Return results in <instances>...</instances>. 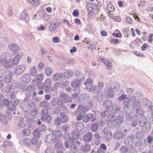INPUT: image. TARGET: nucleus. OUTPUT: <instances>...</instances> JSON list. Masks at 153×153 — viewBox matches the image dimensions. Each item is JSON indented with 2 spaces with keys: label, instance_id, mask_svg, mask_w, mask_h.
Here are the masks:
<instances>
[{
  "label": "nucleus",
  "instance_id": "3c124183",
  "mask_svg": "<svg viewBox=\"0 0 153 153\" xmlns=\"http://www.w3.org/2000/svg\"><path fill=\"white\" fill-rule=\"evenodd\" d=\"M13 67L8 68L9 69V72L11 74H14L15 73L16 74V68Z\"/></svg>",
  "mask_w": 153,
  "mask_h": 153
},
{
  "label": "nucleus",
  "instance_id": "69168bd1",
  "mask_svg": "<svg viewBox=\"0 0 153 153\" xmlns=\"http://www.w3.org/2000/svg\"><path fill=\"white\" fill-rule=\"evenodd\" d=\"M51 24L54 26L55 27H56L58 26L60 24V22H59L58 21L53 20L52 21Z\"/></svg>",
  "mask_w": 153,
  "mask_h": 153
},
{
  "label": "nucleus",
  "instance_id": "ddd939ff",
  "mask_svg": "<svg viewBox=\"0 0 153 153\" xmlns=\"http://www.w3.org/2000/svg\"><path fill=\"white\" fill-rule=\"evenodd\" d=\"M26 66L25 65H19L16 67V74L20 75L23 73L25 70Z\"/></svg>",
  "mask_w": 153,
  "mask_h": 153
},
{
  "label": "nucleus",
  "instance_id": "72a5a7b5",
  "mask_svg": "<svg viewBox=\"0 0 153 153\" xmlns=\"http://www.w3.org/2000/svg\"><path fill=\"white\" fill-rule=\"evenodd\" d=\"M104 137L107 140H110L111 138L112 137L111 136V132H106L105 131H104Z\"/></svg>",
  "mask_w": 153,
  "mask_h": 153
},
{
  "label": "nucleus",
  "instance_id": "9d476101",
  "mask_svg": "<svg viewBox=\"0 0 153 153\" xmlns=\"http://www.w3.org/2000/svg\"><path fill=\"white\" fill-rule=\"evenodd\" d=\"M94 134L91 132L85 134L83 136V140L85 142L88 143L91 141L93 139Z\"/></svg>",
  "mask_w": 153,
  "mask_h": 153
},
{
  "label": "nucleus",
  "instance_id": "774afa93",
  "mask_svg": "<svg viewBox=\"0 0 153 153\" xmlns=\"http://www.w3.org/2000/svg\"><path fill=\"white\" fill-rule=\"evenodd\" d=\"M129 153H137L135 147L134 146H131L129 149H128Z\"/></svg>",
  "mask_w": 153,
  "mask_h": 153
},
{
  "label": "nucleus",
  "instance_id": "b1692460",
  "mask_svg": "<svg viewBox=\"0 0 153 153\" xmlns=\"http://www.w3.org/2000/svg\"><path fill=\"white\" fill-rule=\"evenodd\" d=\"M87 9L92 11L93 10H96L97 8L96 5L95 4L90 3L88 4L87 6Z\"/></svg>",
  "mask_w": 153,
  "mask_h": 153
},
{
  "label": "nucleus",
  "instance_id": "f8f14e48",
  "mask_svg": "<svg viewBox=\"0 0 153 153\" xmlns=\"http://www.w3.org/2000/svg\"><path fill=\"white\" fill-rule=\"evenodd\" d=\"M142 104L145 107H149L148 110L150 111L153 109V105H152L151 102L146 98H144L142 100Z\"/></svg>",
  "mask_w": 153,
  "mask_h": 153
},
{
  "label": "nucleus",
  "instance_id": "dca6fc26",
  "mask_svg": "<svg viewBox=\"0 0 153 153\" xmlns=\"http://www.w3.org/2000/svg\"><path fill=\"white\" fill-rule=\"evenodd\" d=\"M21 79L22 81L24 83H27L30 82L31 80L30 76L28 74L23 75Z\"/></svg>",
  "mask_w": 153,
  "mask_h": 153
},
{
  "label": "nucleus",
  "instance_id": "f03ea898",
  "mask_svg": "<svg viewBox=\"0 0 153 153\" xmlns=\"http://www.w3.org/2000/svg\"><path fill=\"white\" fill-rule=\"evenodd\" d=\"M51 80L50 79L48 78L47 79L44 84H42L41 88L44 89L45 92L47 93H50L52 96H54L56 94V92L52 88H51Z\"/></svg>",
  "mask_w": 153,
  "mask_h": 153
},
{
  "label": "nucleus",
  "instance_id": "4d7b16f0",
  "mask_svg": "<svg viewBox=\"0 0 153 153\" xmlns=\"http://www.w3.org/2000/svg\"><path fill=\"white\" fill-rule=\"evenodd\" d=\"M136 138L138 139H141L143 136V133L141 131H139L136 134Z\"/></svg>",
  "mask_w": 153,
  "mask_h": 153
},
{
  "label": "nucleus",
  "instance_id": "aec40b11",
  "mask_svg": "<svg viewBox=\"0 0 153 153\" xmlns=\"http://www.w3.org/2000/svg\"><path fill=\"white\" fill-rule=\"evenodd\" d=\"M125 137V135L123 133L120 132H117L114 135V139L118 140L122 139Z\"/></svg>",
  "mask_w": 153,
  "mask_h": 153
},
{
  "label": "nucleus",
  "instance_id": "1a4fd4ad",
  "mask_svg": "<svg viewBox=\"0 0 153 153\" xmlns=\"http://www.w3.org/2000/svg\"><path fill=\"white\" fill-rule=\"evenodd\" d=\"M80 150L82 153H86L90 150L91 146L88 144L85 143L80 146Z\"/></svg>",
  "mask_w": 153,
  "mask_h": 153
},
{
  "label": "nucleus",
  "instance_id": "412c9836",
  "mask_svg": "<svg viewBox=\"0 0 153 153\" xmlns=\"http://www.w3.org/2000/svg\"><path fill=\"white\" fill-rule=\"evenodd\" d=\"M10 50L13 51H17L20 49V47L16 44H12L9 46Z\"/></svg>",
  "mask_w": 153,
  "mask_h": 153
},
{
  "label": "nucleus",
  "instance_id": "bf43d9fd",
  "mask_svg": "<svg viewBox=\"0 0 153 153\" xmlns=\"http://www.w3.org/2000/svg\"><path fill=\"white\" fill-rule=\"evenodd\" d=\"M38 113V111L37 109H33L30 111V114L32 117H34Z\"/></svg>",
  "mask_w": 153,
  "mask_h": 153
},
{
  "label": "nucleus",
  "instance_id": "5701e85b",
  "mask_svg": "<svg viewBox=\"0 0 153 153\" xmlns=\"http://www.w3.org/2000/svg\"><path fill=\"white\" fill-rule=\"evenodd\" d=\"M116 120V117L113 114H110L109 115L108 119L107 121L108 124H109L110 123H113Z\"/></svg>",
  "mask_w": 153,
  "mask_h": 153
},
{
  "label": "nucleus",
  "instance_id": "37998d69",
  "mask_svg": "<svg viewBox=\"0 0 153 153\" xmlns=\"http://www.w3.org/2000/svg\"><path fill=\"white\" fill-rule=\"evenodd\" d=\"M24 120L23 118H22L20 119L19 122V127L22 128H23L25 126Z\"/></svg>",
  "mask_w": 153,
  "mask_h": 153
},
{
  "label": "nucleus",
  "instance_id": "864d4df0",
  "mask_svg": "<svg viewBox=\"0 0 153 153\" xmlns=\"http://www.w3.org/2000/svg\"><path fill=\"white\" fill-rule=\"evenodd\" d=\"M33 134L34 137H39L40 134L39 130L38 129H35L33 132Z\"/></svg>",
  "mask_w": 153,
  "mask_h": 153
},
{
  "label": "nucleus",
  "instance_id": "58836bf2",
  "mask_svg": "<svg viewBox=\"0 0 153 153\" xmlns=\"http://www.w3.org/2000/svg\"><path fill=\"white\" fill-rule=\"evenodd\" d=\"M73 72L72 71H67L64 73V76L66 78L71 77L73 75Z\"/></svg>",
  "mask_w": 153,
  "mask_h": 153
},
{
  "label": "nucleus",
  "instance_id": "bb28decb",
  "mask_svg": "<svg viewBox=\"0 0 153 153\" xmlns=\"http://www.w3.org/2000/svg\"><path fill=\"white\" fill-rule=\"evenodd\" d=\"M99 124L97 123H93L91 126V131L93 132L96 131L99 127Z\"/></svg>",
  "mask_w": 153,
  "mask_h": 153
},
{
  "label": "nucleus",
  "instance_id": "393cba45",
  "mask_svg": "<svg viewBox=\"0 0 153 153\" xmlns=\"http://www.w3.org/2000/svg\"><path fill=\"white\" fill-rule=\"evenodd\" d=\"M142 130L144 131L147 132L149 131L151 128V126L150 124L148 123H146L143 126H141Z\"/></svg>",
  "mask_w": 153,
  "mask_h": 153
},
{
  "label": "nucleus",
  "instance_id": "680f3d73",
  "mask_svg": "<svg viewBox=\"0 0 153 153\" xmlns=\"http://www.w3.org/2000/svg\"><path fill=\"white\" fill-rule=\"evenodd\" d=\"M54 152V149L52 147H50L47 149L45 153H53Z\"/></svg>",
  "mask_w": 153,
  "mask_h": 153
},
{
  "label": "nucleus",
  "instance_id": "ea45409f",
  "mask_svg": "<svg viewBox=\"0 0 153 153\" xmlns=\"http://www.w3.org/2000/svg\"><path fill=\"white\" fill-rule=\"evenodd\" d=\"M62 123L60 117H57L55 119L54 124L56 126H59L60 124Z\"/></svg>",
  "mask_w": 153,
  "mask_h": 153
},
{
  "label": "nucleus",
  "instance_id": "2eb2a0df",
  "mask_svg": "<svg viewBox=\"0 0 153 153\" xmlns=\"http://www.w3.org/2000/svg\"><path fill=\"white\" fill-rule=\"evenodd\" d=\"M20 108L23 111L27 112L30 109V106H29L28 103H25V102H22L20 105Z\"/></svg>",
  "mask_w": 153,
  "mask_h": 153
},
{
  "label": "nucleus",
  "instance_id": "4be33fe9",
  "mask_svg": "<svg viewBox=\"0 0 153 153\" xmlns=\"http://www.w3.org/2000/svg\"><path fill=\"white\" fill-rule=\"evenodd\" d=\"M21 19L26 22H28L29 20V18L28 15L25 13L24 12H22L21 14Z\"/></svg>",
  "mask_w": 153,
  "mask_h": 153
},
{
  "label": "nucleus",
  "instance_id": "49530a36",
  "mask_svg": "<svg viewBox=\"0 0 153 153\" xmlns=\"http://www.w3.org/2000/svg\"><path fill=\"white\" fill-rule=\"evenodd\" d=\"M12 79V76L8 75L4 78V81L6 83H9L10 82Z\"/></svg>",
  "mask_w": 153,
  "mask_h": 153
},
{
  "label": "nucleus",
  "instance_id": "79ce46f5",
  "mask_svg": "<svg viewBox=\"0 0 153 153\" xmlns=\"http://www.w3.org/2000/svg\"><path fill=\"white\" fill-rule=\"evenodd\" d=\"M70 149L71 151L74 153H77L78 151V148L75 144H72L71 146Z\"/></svg>",
  "mask_w": 153,
  "mask_h": 153
},
{
  "label": "nucleus",
  "instance_id": "f3484780",
  "mask_svg": "<svg viewBox=\"0 0 153 153\" xmlns=\"http://www.w3.org/2000/svg\"><path fill=\"white\" fill-rule=\"evenodd\" d=\"M55 137L52 134L48 135L45 139V142L48 143H50L54 141Z\"/></svg>",
  "mask_w": 153,
  "mask_h": 153
},
{
  "label": "nucleus",
  "instance_id": "13d9d810",
  "mask_svg": "<svg viewBox=\"0 0 153 153\" xmlns=\"http://www.w3.org/2000/svg\"><path fill=\"white\" fill-rule=\"evenodd\" d=\"M33 99V95L28 94L25 95V100L26 101H29L32 100Z\"/></svg>",
  "mask_w": 153,
  "mask_h": 153
},
{
  "label": "nucleus",
  "instance_id": "f704fd0d",
  "mask_svg": "<svg viewBox=\"0 0 153 153\" xmlns=\"http://www.w3.org/2000/svg\"><path fill=\"white\" fill-rule=\"evenodd\" d=\"M58 97H53L51 100V104L52 106H58Z\"/></svg>",
  "mask_w": 153,
  "mask_h": 153
},
{
  "label": "nucleus",
  "instance_id": "473e14b6",
  "mask_svg": "<svg viewBox=\"0 0 153 153\" xmlns=\"http://www.w3.org/2000/svg\"><path fill=\"white\" fill-rule=\"evenodd\" d=\"M0 120L3 124L6 125L7 123V120L4 114H0Z\"/></svg>",
  "mask_w": 153,
  "mask_h": 153
},
{
  "label": "nucleus",
  "instance_id": "6e6d98bb",
  "mask_svg": "<svg viewBox=\"0 0 153 153\" xmlns=\"http://www.w3.org/2000/svg\"><path fill=\"white\" fill-rule=\"evenodd\" d=\"M120 152L122 153H126L128 151V149L127 147L123 146L120 148Z\"/></svg>",
  "mask_w": 153,
  "mask_h": 153
},
{
  "label": "nucleus",
  "instance_id": "9b49d317",
  "mask_svg": "<svg viewBox=\"0 0 153 153\" xmlns=\"http://www.w3.org/2000/svg\"><path fill=\"white\" fill-rule=\"evenodd\" d=\"M134 135H130L126 138L124 140V143L127 145H132L134 141Z\"/></svg>",
  "mask_w": 153,
  "mask_h": 153
},
{
  "label": "nucleus",
  "instance_id": "20e7f679",
  "mask_svg": "<svg viewBox=\"0 0 153 153\" xmlns=\"http://www.w3.org/2000/svg\"><path fill=\"white\" fill-rule=\"evenodd\" d=\"M133 110V108L130 109L128 106H125L124 108L123 111L125 113H126L125 118L128 121H131L134 118L133 115L131 114Z\"/></svg>",
  "mask_w": 153,
  "mask_h": 153
},
{
  "label": "nucleus",
  "instance_id": "0eeeda50",
  "mask_svg": "<svg viewBox=\"0 0 153 153\" xmlns=\"http://www.w3.org/2000/svg\"><path fill=\"white\" fill-rule=\"evenodd\" d=\"M104 95L107 98H112L114 95V92L111 88L109 87L105 90Z\"/></svg>",
  "mask_w": 153,
  "mask_h": 153
},
{
  "label": "nucleus",
  "instance_id": "de8ad7c7",
  "mask_svg": "<svg viewBox=\"0 0 153 153\" xmlns=\"http://www.w3.org/2000/svg\"><path fill=\"white\" fill-rule=\"evenodd\" d=\"M115 121L118 123H121L123 121V116L122 115L117 117V118H116Z\"/></svg>",
  "mask_w": 153,
  "mask_h": 153
},
{
  "label": "nucleus",
  "instance_id": "6e6552de",
  "mask_svg": "<svg viewBox=\"0 0 153 153\" xmlns=\"http://www.w3.org/2000/svg\"><path fill=\"white\" fill-rule=\"evenodd\" d=\"M102 105L104 107H105V111L106 112H109V109L112 107L113 103L111 101L107 100H105L103 102Z\"/></svg>",
  "mask_w": 153,
  "mask_h": 153
},
{
  "label": "nucleus",
  "instance_id": "0e129e2a",
  "mask_svg": "<svg viewBox=\"0 0 153 153\" xmlns=\"http://www.w3.org/2000/svg\"><path fill=\"white\" fill-rule=\"evenodd\" d=\"M40 105L43 107H47L48 106V102L45 100H44L40 102Z\"/></svg>",
  "mask_w": 153,
  "mask_h": 153
},
{
  "label": "nucleus",
  "instance_id": "7c9ffc66",
  "mask_svg": "<svg viewBox=\"0 0 153 153\" xmlns=\"http://www.w3.org/2000/svg\"><path fill=\"white\" fill-rule=\"evenodd\" d=\"M103 62L106 67L108 69H110L112 67V65L111 61L109 60L105 59L104 60Z\"/></svg>",
  "mask_w": 153,
  "mask_h": 153
},
{
  "label": "nucleus",
  "instance_id": "c9c22d12",
  "mask_svg": "<svg viewBox=\"0 0 153 153\" xmlns=\"http://www.w3.org/2000/svg\"><path fill=\"white\" fill-rule=\"evenodd\" d=\"M43 74H38L36 75V79L37 82L40 83L43 80Z\"/></svg>",
  "mask_w": 153,
  "mask_h": 153
},
{
  "label": "nucleus",
  "instance_id": "7ed1b4c3",
  "mask_svg": "<svg viewBox=\"0 0 153 153\" xmlns=\"http://www.w3.org/2000/svg\"><path fill=\"white\" fill-rule=\"evenodd\" d=\"M48 109H43L41 113L42 120L46 121L47 123H50L51 121L52 117L48 113Z\"/></svg>",
  "mask_w": 153,
  "mask_h": 153
},
{
  "label": "nucleus",
  "instance_id": "a19ab883",
  "mask_svg": "<svg viewBox=\"0 0 153 153\" xmlns=\"http://www.w3.org/2000/svg\"><path fill=\"white\" fill-rule=\"evenodd\" d=\"M23 142L25 146H30L31 144V141L30 139L25 138L23 139Z\"/></svg>",
  "mask_w": 153,
  "mask_h": 153
},
{
  "label": "nucleus",
  "instance_id": "4c0bfd02",
  "mask_svg": "<svg viewBox=\"0 0 153 153\" xmlns=\"http://www.w3.org/2000/svg\"><path fill=\"white\" fill-rule=\"evenodd\" d=\"M8 109L11 111H14L16 109V106L13 103L10 102L8 105Z\"/></svg>",
  "mask_w": 153,
  "mask_h": 153
},
{
  "label": "nucleus",
  "instance_id": "5fc2aeb1",
  "mask_svg": "<svg viewBox=\"0 0 153 153\" xmlns=\"http://www.w3.org/2000/svg\"><path fill=\"white\" fill-rule=\"evenodd\" d=\"M22 132L25 136H28L31 134V132L28 129H24L22 130Z\"/></svg>",
  "mask_w": 153,
  "mask_h": 153
},
{
  "label": "nucleus",
  "instance_id": "6ab92c4d",
  "mask_svg": "<svg viewBox=\"0 0 153 153\" xmlns=\"http://www.w3.org/2000/svg\"><path fill=\"white\" fill-rule=\"evenodd\" d=\"M139 124L141 126H143L147 123V120L146 118L143 115H142L139 117Z\"/></svg>",
  "mask_w": 153,
  "mask_h": 153
},
{
  "label": "nucleus",
  "instance_id": "2f4dec72",
  "mask_svg": "<svg viewBox=\"0 0 153 153\" xmlns=\"http://www.w3.org/2000/svg\"><path fill=\"white\" fill-rule=\"evenodd\" d=\"M52 133V135L56 137H61L62 136V133L60 131L57 130L53 131Z\"/></svg>",
  "mask_w": 153,
  "mask_h": 153
},
{
  "label": "nucleus",
  "instance_id": "c03bdc74",
  "mask_svg": "<svg viewBox=\"0 0 153 153\" xmlns=\"http://www.w3.org/2000/svg\"><path fill=\"white\" fill-rule=\"evenodd\" d=\"M120 87V85L118 83L116 82H114L112 83L111 88L112 89H113L114 90H117Z\"/></svg>",
  "mask_w": 153,
  "mask_h": 153
},
{
  "label": "nucleus",
  "instance_id": "423d86ee",
  "mask_svg": "<svg viewBox=\"0 0 153 153\" xmlns=\"http://www.w3.org/2000/svg\"><path fill=\"white\" fill-rule=\"evenodd\" d=\"M136 100V98L134 96H131L128 97L127 99L126 100L123 102V104L125 106H128V105L129 104L130 105H133V104Z\"/></svg>",
  "mask_w": 153,
  "mask_h": 153
},
{
  "label": "nucleus",
  "instance_id": "a211bd4d",
  "mask_svg": "<svg viewBox=\"0 0 153 153\" xmlns=\"http://www.w3.org/2000/svg\"><path fill=\"white\" fill-rule=\"evenodd\" d=\"M81 80L80 79H74L71 83V86L75 88H78L81 85Z\"/></svg>",
  "mask_w": 153,
  "mask_h": 153
},
{
  "label": "nucleus",
  "instance_id": "4468645a",
  "mask_svg": "<svg viewBox=\"0 0 153 153\" xmlns=\"http://www.w3.org/2000/svg\"><path fill=\"white\" fill-rule=\"evenodd\" d=\"M63 74L61 73H56L52 76V79L53 81H60L62 78Z\"/></svg>",
  "mask_w": 153,
  "mask_h": 153
},
{
  "label": "nucleus",
  "instance_id": "a18cd8bd",
  "mask_svg": "<svg viewBox=\"0 0 153 153\" xmlns=\"http://www.w3.org/2000/svg\"><path fill=\"white\" fill-rule=\"evenodd\" d=\"M120 109L121 108L120 107L116 106L114 104L112 105V110L115 113L118 112Z\"/></svg>",
  "mask_w": 153,
  "mask_h": 153
},
{
  "label": "nucleus",
  "instance_id": "c85d7f7f",
  "mask_svg": "<svg viewBox=\"0 0 153 153\" xmlns=\"http://www.w3.org/2000/svg\"><path fill=\"white\" fill-rule=\"evenodd\" d=\"M89 97L88 95L85 94H81L79 96L80 99L82 101L87 100L89 99Z\"/></svg>",
  "mask_w": 153,
  "mask_h": 153
},
{
  "label": "nucleus",
  "instance_id": "a878e982",
  "mask_svg": "<svg viewBox=\"0 0 153 153\" xmlns=\"http://www.w3.org/2000/svg\"><path fill=\"white\" fill-rule=\"evenodd\" d=\"M53 71V70L51 68L48 67L45 69V72L47 76H49L52 74Z\"/></svg>",
  "mask_w": 153,
  "mask_h": 153
},
{
  "label": "nucleus",
  "instance_id": "c756f323",
  "mask_svg": "<svg viewBox=\"0 0 153 153\" xmlns=\"http://www.w3.org/2000/svg\"><path fill=\"white\" fill-rule=\"evenodd\" d=\"M76 128L79 131L82 130L84 128L83 123L82 122H78L76 124Z\"/></svg>",
  "mask_w": 153,
  "mask_h": 153
},
{
  "label": "nucleus",
  "instance_id": "f257e3e1",
  "mask_svg": "<svg viewBox=\"0 0 153 153\" xmlns=\"http://www.w3.org/2000/svg\"><path fill=\"white\" fill-rule=\"evenodd\" d=\"M2 64L5 68H8L18 65L22 58L21 56L19 54L16 55L14 57L10 59H7L11 57L10 53L5 52L1 54Z\"/></svg>",
  "mask_w": 153,
  "mask_h": 153
},
{
  "label": "nucleus",
  "instance_id": "052dcab7",
  "mask_svg": "<svg viewBox=\"0 0 153 153\" xmlns=\"http://www.w3.org/2000/svg\"><path fill=\"white\" fill-rule=\"evenodd\" d=\"M63 137L65 140L69 141L71 137L69 134L68 132H65L64 134Z\"/></svg>",
  "mask_w": 153,
  "mask_h": 153
},
{
  "label": "nucleus",
  "instance_id": "338daca9",
  "mask_svg": "<svg viewBox=\"0 0 153 153\" xmlns=\"http://www.w3.org/2000/svg\"><path fill=\"white\" fill-rule=\"evenodd\" d=\"M136 113L137 114L142 115L144 113L143 111L141 108L140 107L138 108H136Z\"/></svg>",
  "mask_w": 153,
  "mask_h": 153
},
{
  "label": "nucleus",
  "instance_id": "cd10ccee",
  "mask_svg": "<svg viewBox=\"0 0 153 153\" xmlns=\"http://www.w3.org/2000/svg\"><path fill=\"white\" fill-rule=\"evenodd\" d=\"M30 73L33 76H35L37 74V70L35 66H33L30 70Z\"/></svg>",
  "mask_w": 153,
  "mask_h": 153
},
{
  "label": "nucleus",
  "instance_id": "e2e57ef3",
  "mask_svg": "<svg viewBox=\"0 0 153 153\" xmlns=\"http://www.w3.org/2000/svg\"><path fill=\"white\" fill-rule=\"evenodd\" d=\"M5 91L7 93H9L12 90V87L11 85L8 84L7 85L5 88Z\"/></svg>",
  "mask_w": 153,
  "mask_h": 153
},
{
  "label": "nucleus",
  "instance_id": "39448f33",
  "mask_svg": "<svg viewBox=\"0 0 153 153\" xmlns=\"http://www.w3.org/2000/svg\"><path fill=\"white\" fill-rule=\"evenodd\" d=\"M59 97H62V100L65 105L66 103L71 102L72 100L71 97L68 95L67 93L62 92L60 93Z\"/></svg>",
  "mask_w": 153,
  "mask_h": 153
},
{
  "label": "nucleus",
  "instance_id": "8fccbe9b",
  "mask_svg": "<svg viewBox=\"0 0 153 153\" xmlns=\"http://www.w3.org/2000/svg\"><path fill=\"white\" fill-rule=\"evenodd\" d=\"M120 91L121 93H123V94H122L119 97L118 100L120 101H122L126 98L127 95L126 94H124V92L123 90H120Z\"/></svg>",
  "mask_w": 153,
  "mask_h": 153
},
{
  "label": "nucleus",
  "instance_id": "09e8293b",
  "mask_svg": "<svg viewBox=\"0 0 153 153\" xmlns=\"http://www.w3.org/2000/svg\"><path fill=\"white\" fill-rule=\"evenodd\" d=\"M133 108L135 109L138 108L140 107V102L139 100H136L133 104Z\"/></svg>",
  "mask_w": 153,
  "mask_h": 153
},
{
  "label": "nucleus",
  "instance_id": "e433bc0d",
  "mask_svg": "<svg viewBox=\"0 0 153 153\" xmlns=\"http://www.w3.org/2000/svg\"><path fill=\"white\" fill-rule=\"evenodd\" d=\"M72 137L75 139L76 140L79 139V133L76 130H73L71 132Z\"/></svg>",
  "mask_w": 153,
  "mask_h": 153
},
{
  "label": "nucleus",
  "instance_id": "603ef678",
  "mask_svg": "<svg viewBox=\"0 0 153 153\" xmlns=\"http://www.w3.org/2000/svg\"><path fill=\"white\" fill-rule=\"evenodd\" d=\"M28 1L31 3L32 4L33 6H36L39 4V0H27Z\"/></svg>",
  "mask_w": 153,
  "mask_h": 153
}]
</instances>
